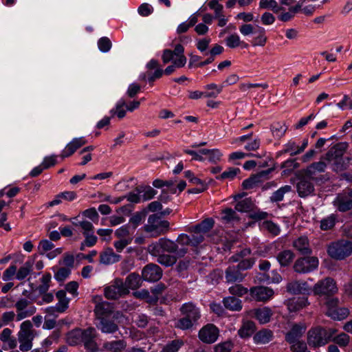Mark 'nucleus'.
Here are the masks:
<instances>
[{
    "label": "nucleus",
    "instance_id": "35",
    "mask_svg": "<svg viewBox=\"0 0 352 352\" xmlns=\"http://www.w3.org/2000/svg\"><path fill=\"white\" fill-rule=\"evenodd\" d=\"M255 208L254 201L250 198H246L235 205L234 209L241 212H252Z\"/></svg>",
    "mask_w": 352,
    "mask_h": 352
},
{
    "label": "nucleus",
    "instance_id": "25",
    "mask_svg": "<svg viewBox=\"0 0 352 352\" xmlns=\"http://www.w3.org/2000/svg\"><path fill=\"white\" fill-rule=\"evenodd\" d=\"M306 326L300 324H294L291 330L287 333L285 340L289 343L295 342L299 340L303 333L305 332Z\"/></svg>",
    "mask_w": 352,
    "mask_h": 352
},
{
    "label": "nucleus",
    "instance_id": "11",
    "mask_svg": "<svg viewBox=\"0 0 352 352\" xmlns=\"http://www.w3.org/2000/svg\"><path fill=\"white\" fill-rule=\"evenodd\" d=\"M31 302L26 298H20L15 303L16 310V320L20 321L25 318L32 316L36 312V307H28Z\"/></svg>",
    "mask_w": 352,
    "mask_h": 352
},
{
    "label": "nucleus",
    "instance_id": "26",
    "mask_svg": "<svg viewBox=\"0 0 352 352\" xmlns=\"http://www.w3.org/2000/svg\"><path fill=\"white\" fill-rule=\"evenodd\" d=\"M96 327L104 333H113L118 330V326L113 321L106 318H100Z\"/></svg>",
    "mask_w": 352,
    "mask_h": 352
},
{
    "label": "nucleus",
    "instance_id": "31",
    "mask_svg": "<svg viewBox=\"0 0 352 352\" xmlns=\"http://www.w3.org/2000/svg\"><path fill=\"white\" fill-rule=\"evenodd\" d=\"M125 283L127 287V289H137L142 285V276H140L138 274L135 272L131 273L126 278Z\"/></svg>",
    "mask_w": 352,
    "mask_h": 352
},
{
    "label": "nucleus",
    "instance_id": "20",
    "mask_svg": "<svg viewBox=\"0 0 352 352\" xmlns=\"http://www.w3.org/2000/svg\"><path fill=\"white\" fill-rule=\"evenodd\" d=\"M214 221L212 218H206L201 223L192 226L190 228V231L194 232V235H201L207 234L214 226Z\"/></svg>",
    "mask_w": 352,
    "mask_h": 352
},
{
    "label": "nucleus",
    "instance_id": "2",
    "mask_svg": "<svg viewBox=\"0 0 352 352\" xmlns=\"http://www.w3.org/2000/svg\"><path fill=\"white\" fill-rule=\"evenodd\" d=\"M36 335L33 329V325L30 320L23 322L20 325L18 332V340L20 343L19 349L21 351L26 352L32 348V340Z\"/></svg>",
    "mask_w": 352,
    "mask_h": 352
},
{
    "label": "nucleus",
    "instance_id": "15",
    "mask_svg": "<svg viewBox=\"0 0 352 352\" xmlns=\"http://www.w3.org/2000/svg\"><path fill=\"white\" fill-rule=\"evenodd\" d=\"M203 241L204 237L201 236V235L192 234V237H190V236L186 234H181L177 236L175 243L178 244V250L184 249L186 250V255L188 252V245L197 246L198 244L201 243Z\"/></svg>",
    "mask_w": 352,
    "mask_h": 352
},
{
    "label": "nucleus",
    "instance_id": "61",
    "mask_svg": "<svg viewBox=\"0 0 352 352\" xmlns=\"http://www.w3.org/2000/svg\"><path fill=\"white\" fill-rule=\"evenodd\" d=\"M54 245L47 239L41 240L39 243L38 249L40 254H44L46 252L52 250Z\"/></svg>",
    "mask_w": 352,
    "mask_h": 352
},
{
    "label": "nucleus",
    "instance_id": "42",
    "mask_svg": "<svg viewBox=\"0 0 352 352\" xmlns=\"http://www.w3.org/2000/svg\"><path fill=\"white\" fill-rule=\"evenodd\" d=\"M222 219L226 223H232L239 221L240 218L237 214L236 210L228 208L222 210Z\"/></svg>",
    "mask_w": 352,
    "mask_h": 352
},
{
    "label": "nucleus",
    "instance_id": "14",
    "mask_svg": "<svg viewBox=\"0 0 352 352\" xmlns=\"http://www.w3.org/2000/svg\"><path fill=\"white\" fill-rule=\"evenodd\" d=\"M162 268L154 263H148L142 270V278L148 282H157L162 276Z\"/></svg>",
    "mask_w": 352,
    "mask_h": 352
},
{
    "label": "nucleus",
    "instance_id": "4",
    "mask_svg": "<svg viewBox=\"0 0 352 352\" xmlns=\"http://www.w3.org/2000/svg\"><path fill=\"white\" fill-rule=\"evenodd\" d=\"M80 337V341L86 349H93L97 345L95 341L96 331L94 327H89L85 330L76 329L71 331L67 336V342L70 345H75L76 342L72 340L73 337Z\"/></svg>",
    "mask_w": 352,
    "mask_h": 352
},
{
    "label": "nucleus",
    "instance_id": "19",
    "mask_svg": "<svg viewBox=\"0 0 352 352\" xmlns=\"http://www.w3.org/2000/svg\"><path fill=\"white\" fill-rule=\"evenodd\" d=\"M286 290L291 294L297 295L308 294L310 291V288L305 281L294 280L287 284Z\"/></svg>",
    "mask_w": 352,
    "mask_h": 352
},
{
    "label": "nucleus",
    "instance_id": "56",
    "mask_svg": "<svg viewBox=\"0 0 352 352\" xmlns=\"http://www.w3.org/2000/svg\"><path fill=\"white\" fill-rule=\"evenodd\" d=\"M112 285L117 289L118 291L120 292V293H121L122 296L126 295L129 293V290L127 289L126 283L120 278H116L114 279Z\"/></svg>",
    "mask_w": 352,
    "mask_h": 352
},
{
    "label": "nucleus",
    "instance_id": "34",
    "mask_svg": "<svg viewBox=\"0 0 352 352\" xmlns=\"http://www.w3.org/2000/svg\"><path fill=\"white\" fill-rule=\"evenodd\" d=\"M294 254L289 250H283L279 252L276 258L282 267L289 266L294 258Z\"/></svg>",
    "mask_w": 352,
    "mask_h": 352
},
{
    "label": "nucleus",
    "instance_id": "3",
    "mask_svg": "<svg viewBox=\"0 0 352 352\" xmlns=\"http://www.w3.org/2000/svg\"><path fill=\"white\" fill-rule=\"evenodd\" d=\"M170 228V223L166 220H163L157 214H153L148 217L147 224L144 229L146 232L151 233L153 236H158L166 233Z\"/></svg>",
    "mask_w": 352,
    "mask_h": 352
},
{
    "label": "nucleus",
    "instance_id": "10",
    "mask_svg": "<svg viewBox=\"0 0 352 352\" xmlns=\"http://www.w3.org/2000/svg\"><path fill=\"white\" fill-rule=\"evenodd\" d=\"M298 182L296 184L297 192L300 197H306L314 191V184L309 177L302 170L298 174Z\"/></svg>",
    "mask_w": 352,
    "mask_h": 352
},
{
    "label": "nucleus",
    "instance_id": "54",
    "mask_svg": "<svg viewBox=\"0 0 352 352\" xmlns=\"http://www.w3.org/2000/svg\"><path fill=\"white\" fill-rule=\"evenodd\" d=\"M184 58H180L179 60H173L172 65L168 66L164 72V74L166 75H170L175 71L176 68H181L184 66Z\"/></svg>",
    "mask_w": 352,
    "mask_h": 352
},
{
    "label": "nucleus",
    "instance_id": "37",
    "mask_svg": "<svg viewBox=\"0 0 352 352\" xmlns=\"http://www.w3.org/2000/svg\"><path fill=\"white\" fill-rule=\"evenodd\" d=\"M334 205L340 211L345 212L352 209V198L338 197L334 201Z\"/></svg>",
    "mask_w": 352,
    "mask_h": 352
},
{
    "label": "nucleus",
    "instance_id": "23",
    "mask_svg": "<svg viewBox=\"0 0 352 352\" xmlns=\"http://www.w3.org/2000/svg\"><path fill=\"white\" fill-rule=\"evenodd\" d=\"M225 274L226 279L228 283L241 282L245 277L241 270L234 265L229 266L226 269Z\"/></svg>",
    "mask_w": 352,
    "mask_h": 352
},
{
    "label": "nucleus",
    "instance_id": "41",
    "mask_svg": "<svg viewBox=\"0 0 352 352\" xmlns=\"http://www.w3.org/2000/svg\"><path fill=\"white\" fill-rule=\"evenodd\" d=\"M255 324L252 321L244 322L242 327L239 329L238 333L242 338H247L252 336L254 332Z\"/></svg>",
    "mask_w": 352,
    "mask_h": 352
},
{
    "label": "nucleus",
    "instance_id": "40",
    "mask_svg": "<svg viewBox=\"0 0 352 352\" xmlns=\"http://www.w3.org/2000/svg\"><path fill=\"white\" fill-rule=\"evenodd\" d=\"M94 313L98 320L100 318H105L104 316L111 314L109 304L104 302L98 303L95 307Z\"/></svg>",
    "mask_w": 352,
    "mask_h": 352
},
{
    "label": "nucleus",
    "instance_id": "5",
    "mask_svg": "<svg viewBox=\"0 0 352 352\" xmlns=\"http://www.w3.org/2000/svg\"><path fill=\"white\" fill-rule=\"evenodd\" d=\"M313 292L318 296L320 304H324L329 307L330 305V279L325 278L319 280L314 287ZM326 314L330 316L329 308H328Z\"/></svg>",
    "mask_w": 352,
    "mask_h": 352
},
{
    "label": "nucleus",
    "instance_id": "6",
    "mask_svg": "<svg viewBox=\"0 0 352 352\" xmlns=\"http://www.w3.org/2000/svg\"><path fill=\"white\" fill-rule=\"evenodd\" d=\"M348 147L346 142H340L331 148V166L333 170L340 171L346 168V164L342 155Z\"/></svg>",
    "mask_w": 352,
    "mask_h": 352
},
{
    "label": "nucleus",
    "instance_id": "9",
    "mask_svg": "<svg viewBox=\"0 0 352 352\" xmlns=\"http://www.w3.org/2000/svg\"><path fill=\"white\" fill-rule=\"evenodd\" d=\"M331 257L342 260L352 254V242L339 241L331 245Z\"/></svg>",
    "mask_w": 352,
    "mask_h": 352
},
{
    "label": "nucleus",
    "instance_id": "38",
    "mask_svg": "<svg viewBox=\"0 0 352 352\" xmlns=\"http://www.w3.org/2000/svg\"><path fill=\"white\" fill-rule=\"evenodd\" d=\"M181 257L175 254H167L162 253L157 259V263L165 267H170L175 265L178 258Z\"/></svg>",
    "mask_w": 352,
    "mask_h": 352
},
{
    "label": "nucleus",
    "instance_id": "46",
    "mask_svg": "<svg viewBox=\"0 0 352 352\" xmlns=\"http://www.w3.org/2000/svg\"><path fill=\"white\" fill-rule=\"evenodd\" d=\"M259 7L262 9L270 8L275 13L283 10V8L278 6V3L275 0H261Z\"/></svg>",
    "mask_w": 352,
    "mask_h": 352
},
{
    "label": "nucleus",
    "instance_id": "58",
    "mask_svg": "<svg viewBox=\"0 0 352 352\" xmlns=\"http://www.w3.org/2000/svg\"><path fill=\"white\" fill-rule=\"evenodd\" d=\"M287 126L285 124L281 123H277L271 127L273 135L278 138L283 136L287 131Z\"/></svg>",
    "mask_w": 352,
    "mask_h": 352
},
{
    "label": "nucleus",
    "instance_id": "7",
    "mask_svg": "<svg viewBox=\"0 0 352 352\" xmlns=\"http://www.w3.org/2000/svg\"><path fill=\"white\" fill-rule=\"evenodd\" d=\"M327 330L322 327H318L311 329L307 333V342L309 346L314 347L326 344L329 339Z\"/></svg>",
    "mask_w": 352,
    "mask_h": 352
},
{
    "label": "nucleus",
    "instance_id": "28",
    "mask_svg": "<svg viewBox=\"0 0 352 352\" xmlns=\"http://www.w3.org/2000/svg\"><path fill=\"white\" fill-rule=\"evenodd\" d=\"M254 317L261 324H265L270 322L272 316V311L267 307L256 309L254 310Z\"/></svg>",
    "mask_w": 352,
    "mask_h": 352
},
{
    "label": "nucleus",
    "instance_id": "22",
    "mask_svg": "<svg viewBox=\"0 0 352 352\" xmlns=\"http://www.w3.org/2000/svg\"><path fill=\"white\" fill-rule=\"evenodd\" d=\"M56 296L58 300V303L55 307H50L49 309L52 311V313L54 311L63 313L68 308L69 299L66 297V292L65 290L58 291Z\"/></svg>",
    "mask_w": 352,
    "mask_h": 352
},
{
    "label": "nucleus",
    "instance_id": "60",
    "mask_svg": "<svg viewBox=\"0 0 352 352\" xmlns=\"http://www.w3.org/2000/svg\"><path fill=\"white\" fill-rule=\"evenodd\" d=\"M99 50L102 52H107L111 47V42L107 37H102L98 41Z\"/></svg>",
    "mask_w": 352,
    "mask_h": 352
},
{
    "label": "nucleus",
    "instance_id": "48",
    "mask_svg": "<svg viewBox=\"0 0 352 352\" xmlns=\"http://www.w3.org/2000/svg\"><path fill=\"white\" fill-rule=\"evenodd\" d=\"M267 41V38L265 34V30L262 29L258 34L252 38L251 44L253 47H264Z\"/></svg>",
    "mask_w": 352,
    "mask_h": 352
},
{
    "label": "nucleus",
    "instance_id": "44",
    "mask_svg": "<svg viewBox=\"0 0 352 352\" xmlns=\"http://www.w3.org/2000/svg\"><path fill=\"white\" fill-rule=\"evenodd\" d=\"M52 276L50 273H45L41 278V284L38 286L37 290L39 293H46L50 287Z\"/></svg>",
    "mask_w": 352,
    "mask_h": 352
},
{
    "label": "nucleus",
    "instance_id": "47",
    "mask_svg": "<svg viewBox=\"0 0 352 352\" xmlns=\"http://www.w3.org/2000/svg\"><path fill=\"white\" fill-rule=\"evenodd\" d=\"M183 344L184 342L182 340H174L166 344L161 352H177Z\"/></svg>",
    "mask_w": 352,
    "mask_h": 352
},
{
    "label": "nucleus",
    "instance_id": "59",
    "mask_svg": "<svg viewBox=\"0 0 352 352\" xmlns=\"http://www.w3.org/2000/svg\"><path fill=\"white\" fill-rule=\"evenodd\" d=\"M226 45L230 48H235L241 44L240 37L236 34L229 36L226 39Z\"/></svg>",
    "mask_w": 352,
    "mask_h": 352
},
{
    "label": "nucleus",
    "instance_id": "43",
    "mask_svg": "<svg viewBox=\"0 0 352 352\" xmlns=\"http://www.w3.org/2000/svg\"><path fill=\"white\" fill-rule=\"evenodd\" d=\"M126 344L123 340H116L104 343L103 348L107 351L118 352L123 350Z\"/></svg>",
    "mask_w": 352,
    "mask_h": 352
},
{
    "label": "nucleus",
    "instance_id": "18",
    "mask_svg": "<svg viewBox=\"0 0 352 352\" xmlns=\"http://www.w3.org/2000/svg\"><path fill=\"white\" fill-rule=\"evenodd\" d=\"M87 144V140L83 137L74 138L67 144L65 149L62 151L60 157L65 158L73 155L76 151Z\"/></svg>",
    "mask_w": 352,
    "mask_h": 352
},
{
    "label": "nucleus",
    "instance_id": "55",
    "mask_svg": "<svg viewBox=\"0 0 352 352\" xmlns=\"http://www.w3.org/2000/svg\"><path fill=\"white\" fill-rule=\"evenodd\" d=\"M262 228L274 236L278 235L280 232L279 227L271 221H264L262 224Z\"/></svg>",
    "mask_w": 352,
    "mask_h": 352
},
{
    "label": "nucleus",
    "instance_id": "62",
    "mask_svg": "<svg viewBox=\"0 0 352 352\" xmlns=\"http://www.w3.org/2000/svg\"><path fill=\"white\" fill-rule=\"evenodd\" d=\"M70 273L69 268L61 267L55 273L54 278L57 281L62 282L69 276Z\"/></svg>",
    "mask_w": 352,
    "mask_h": 352
},
{
    "label": "nucleus",
    "instance_id": "12",
    "mask_svg": "<svg viewBox=\"0 0 352 352\" xmlns=\"http://www.w3.org/2000/svg\"><path fill=\"white\" fill-rule=\"evenodd\" d=\"M273 168L262 170L257 174L253 175L242 183V187L245 190L253 189L258 186L265 180L268 179V175L272 172Z\"/></svg>",
    "mask_w": 352,
    "mask_h": 352
},
{
    "label": "nucleus",
    "instance_id": "8",
    "mask_svg": "<svg viewBox=\"0 0 352 352\" xmlns=\"http://www.w3.org/2000/svg\"><path fill=\"white\" fill-rule=\"evenodd\" d=\"M318 266V259L315 256H307L298 258L294 265V270L300 274L309 273L316 270Z\"/></svg>",
    "mask_w": 352,
    "mask_h": 352
},
{
    "label": "nucleus",
    "instance_id": "45",
    "mask_svg": "<svg viewBox=\"0 0 352 352\" xmlns=\"http://www.w3.org/2000/svg\"><path fill=\"white\" fill-rule=\"evenodd\" d=\"M146 250L152 256L158 257L163 252L161 239L148 245Z\"/></svg>",
    "mask_w": 352,
    "mask_h": 352
},
{
    "label": "nucleus",
    "instance_id": "24",
    "mask_svg": "<svg viewBox=\"0 0 352 352\" xmlns=\"http://www.w3.org/2000/svg\"><path fill=\"white\" fill-rule=\"evenodd\" d=\"M293 247L302 255H310L312 253L309 239L305 236H301L294 240Z\"/></svg>",
    "mask_w": 352,
    "mask_h": 352
},
{
    "label": "nucleus",
    "instance_id": "36",
    "mask_svg": "<svg viewBox=\"0 0 352 352\" xmlns=\"http://www.w3.org/2000/svg\"><path fill=\"white\" fill-rule=\"evenodd\" d=\"M292 186L285 185L274 192L270 197V201L272 203L279 202L283 200L285 194L292 191Z\"/></svg>",
    "mask_w": 352,
    "mask_h": 352
},
{
    "label": "nucleus",
    "instance_id": "39",
    "mask_svg": "<svg viewBox=\"0 0 352 352\" xmlns=\"http://www.w3.org/2000/svg\"><path fill=\"white\" fill-rule=\"evenodd\" d=\"M34 265L33 260L27 261L19 270H16V278L18 280H23L28 276V274L32 271Z\"/></svg>",
    "mask_w": 352,
    "mask_h": 352
},
{
    "label": "nucleus",
    "instance_id": "33",
    "mask_svg": "<svg viewBox=\"0 0 352 352\" xmlns=\"http://www.w3.org/2000/svg\"><path fill=\"white\" fill-rule=\"evenodd\" d=\"M223 303L225 307L230 311H239L242 309L241 300L233 296L224 298Z\"/></svg>",
    "mask_w": 352,
    "mask_h": 352
},
{
    "label": "nucleus",
    "instance_id": "63",
    "mask_svg": "<svg viewBox=\"0 0 352 352\" xmlns=\"http://www.w3.org/2000/svg\"><path fill=\"white\" fill-rule=\"evenodd\" d=\"M229 292L232 295L242 296L248 293V289L241 285H234L229 288Z\"/></svg>",
    "mask_w": 352,
    "mask_h": 352
},
{
    "label": "nucleus",
    "instance_id": "49",
    "mask_svg": "<svg viewBox=\"0 0 352 352\" xmlns=\"http://www.w3.org/2000/svg\"><path fill=\"white\" fill-rule=\"evenodd\" d=\"M136 190L140 194L143 193L142 195V197L144 201H147V200L151 199L157 194L156 190H154L153 188H152L151 186H147L145 188H142V187L137 188Z\"/></svg>",
    "mask_w": 352,
    "mask_h": 352
},
{
    "label": "nucleus",
    "instance_id": "64",
    "mask_svg": "<svg viewBox=\"0 0 352 352\" xmlns=\"http://www.w3.org/2000/svg\"><path fill=\"white\" fill-rule=\"evenodd\" d=\"M333 342L341 347L345 346L349 342V336L347 334L342 333L333 338Z\"/></svg>",
    "mask_w": 352,
    "mask_h": 352
},
{
    "label": "nucleus",
    "instance_id": "51",
    "mask_svg": "<svg viewBox=\"0 0 352 352\" xmlns=\"http://www.w3.org/2000/svg\"><path fill=\"white\" fill-rule=\"evenodd\" d=\"M146 214L147 211L146 209L135 213L130 219L129 223L133 226L134 228H137L140 224L142 219L145 218Z\"/></svg>",
    "mask_w": 352,
    "mask_h": 352
},
{
    "label": "nucleus",
    "instance_id": "27",
    "mask_svg": "<svg viewBox=\"0 0 352 352\" xmlns=\"http://www.w3.org/2000/svg\"><path fill=\"white\" fill-rule=\"evenodd\" d=\"M121 256L114 253L113 249L107 248L100 253V261L104 265H110L120 261Z\"/></svg>",
    "mask_w": 352,
    "mask_h": 352
},
{
    "label": "nucleus",
    "instance_id": "53",
    "mask_svg": "<svg viewBox=\"0 0 352 352\" xmlns=\"http://www.w3.org/2000/svg\"><path fill=\"white\" fill-rule=\"evenodd\" d=\"M240 173V169L238 168H229L228 170L224 171L222 174L217 176V179H234L238 173Z\"/></svg>",
    "mask_w": 352,
    "mask_h": 352
},
{
    "label": "nucleus",
    "instance_id": "32",
    "mask_svg": "<svg viewBox=\"0 0 352 352\" xmlns=\"http://www.w3.org/2000/svg\"><path fill=\"white\" fill-rule=\"evenodd\" d=\"M349 309L346 307H333V300L331 299V320H343L349 315Z\"/></svg>",
    "mask_w": 352,
    "mask_h": 352
},
{
    "label": "nucleus",
    "instance_id": "16",
    "mask_svg": "<svg viewBox=\"0 0 352 352\" xmlns=\"http://www.w3.org/2000/svg\"><path fill=\"white\" fill-rule=\"evenodd\" d=\"M219 336V329L212 324H208L199 331V338L204 343L212 344Z\"/></svg>",
    "mask_w": 352,
    "mask_h": 352
},
{
    "label": "nucleus",
    "instance_id": "50",
    "mask_svg": "<svg viewBox=\"0 0 352 352\" xmlns=\"http://www.w3.org/2000/svg\"><path fill=\"white\" fill-rule=\"evenodd\" d=\"M126 106V102L124 100H120L116 106V108L111 109L110 113L112 116L116 115L118 118L122 119L126 116V110L123 109V107Z\"/></svg>",
    "mask_w": 352,
    "mask_h": 352
},
{
    "label": "nucleus",
    "instance_id": "13",
    "mask_svg": "<svg viewBox=\"0 0 352 352\" xmlns=\"http://www.w3.org/2000/svg\"><path fill=\"white\" fill-rule=\"evenodd\" d=\"M330 162V151L326 153L324 156L322 157L320 160L318 162L312 163L305 170L302 171L306 174V176L309 178H314L317 173L324 172Z\"/></svg>",
    "mask_w": 352,
    "mask_h": 352
},
{
    "label": "nucleus",
    "instance_id": "1",
    "mask_svg": "<svg viewBox=\"0 0 352 352\" xmlns=\"http://www.w3.org/2000/svg\"><path fill=\"white\" fill-rule=\"evenodd\" d=\"M183 317L177 320L175 327L182 330H187L197 325L201 318V313L198 307L193 303L184 304L180 308Z\"/></svg>",
    "mask_w": 352,
    "mask_h": 352
},
{
    "label": "nucleus",
    "instance_id": "57",
    "mask_svg": "<svg viewBox=\"0 0 352 352\" xmlns=\"http://www.w3.org/2000/svg\"><path fill=\"white\" fill-rule=\"evenodd\" d=\"M299 166V164L296 161V160L290 159L284 162L281 164V168H285V170H283V173L287 174V172H292L294 169L298 168Z\"/></svg>",
    "mask_w": 352,
    "mask_h": 352
},
{
    "label": "nucleus",
    "instance_id": "52",
    "mask_svg": "<svg viewBox=\"0 0 352 352\" xmlns=\"http://www.w3.org/2000/svg\"><path fill=\"white\" fill-rule=\"evenodd\" d=\"M104 296L107 298L111 300H116L122 296L113 285L104 289Z\"/></svg>",
    "mask_w": 352,
    "mask_h": 352
},
{
    "label": "nucleus",
    "instance_id": "17",
    "mask_svg": "<svg viewBox=\"0 0 352 352\" xmlns=\"http://www.w3.org/2000/svg\"><path fill=\"white\" fill-rule=\"evenodd\" d=\"M250 294L251 297L258 302L269 300L274 294V290L264 286H256L250 288Z\"/></svg>",
    "mask_w": 352,
    "mask_h": 352
},
{
    "label": "nucleus",
    "instance_id": "30",
    "mask_svg": "<svg viewBox=\"0 0 352 352\" xmlns=\"http://www.w3.org/2000/svg\"><path fill=\"white\" fill-rule=\"evenodd\" d=\"M273 338V333L269 329H262L254 336V341L256 344H264L270 342Z\"/></svg>",
    "mask_w": 352,
    "mask_h": 352
},
{
    "label": "nucleus",
    "instance_id": "21",
    "mask_svg": "<svg viewBox=\"0 0 352 352\" xmlns=\"http://www.w3.org/2000/svg\"><path fill=\"white\" fill-rule=\"evenodd\" d=\"M161 241L163 252L173 253L179 257H184L185 256L186 250L184 249L178 250V244L175 241L167 238H161Z\"/></svg>",
    "mask_w": 352,
    "mask_h": 352
},
{
    "label": "nucleus",
    "instance_id": "29",
    "mask_svg": "<svg viewBox=\"0 0 352 352\" xmlns=\"http://www.w3.org/2000/svg\"><path fill=\"white\" fill-rule=\"evenodd\" d=\"M309 305L307 298H298L290 299L287 302V308L289 311H299Z\"/></svg>",
    "mask_w": 352,
    "mask_h": 352
}]
</instances>
